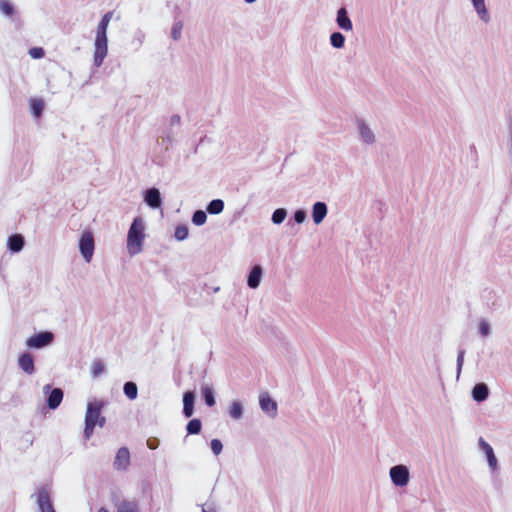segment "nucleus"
Returning <instances> with one entry per match:
<instances>
[{
  "label": "nucleus",
  "instance_id": "f257e3e1",
  "mask_svg": "<svg viewBox=\"0 0 512 512\" xmlns=\"http://www.w3.org/2000/svg\"><path fill=\"white\" fill-rule=\"evenodd\" d=\"M111 18L112 12L104 14L97 27L94 50V64L97 67L102 65L108 52L106 32Z\"/></svg>",
  "mask_w": 512,
  "mask_h": 512
},
{
  "label": "nucleus",
  "instance_id": "f03ea898",
  "mask_svg": "<svg viewBox=\"0 0 512 512\" xmlns=\"http://www.w3.org/2000/svg\"><path fill=\"white\" fill-rule=\"evenodd\" d=\"M102 407L103 404L99 401L88 403L85 415V439H89L92 436L96 425L99 427L104 426L106 420L105 417L101 416Z\"/></svg>",
  "mask_w": 512,
  "mask_h": 512
},
{
  "label": "nucleus",
  "instance_id": "7ed1b4c3",
  "mask_svg": "<svg viewBox=\"0 0 512 512\" xmlns=\"http://www.w3.org/2000/svg\"><path fill=\"white\" fill-rule=\"evenodd\" d=\"M144 226L140 218H135L127 237V249L131 255H135L141 251L144 240Z\"/></svg>",
  "mask_w": 512,
  "mask_h": 512
},
{
  "label": "nucleus",
  "instance_id": "20e7f679",
  "mask_svg": "<svg viewBox=\"0 0 512 512\" xmlns=\"http://www.w3.org/2000/svg\"><path fill=\"white\" fill-rule=\"evenodd\" d=\"M79 249L83 258L89 263L95 249L94 238L90 231H86L81 235L79 240Z\"/></svg>",
  "mask_w": 512,
  "mask_h": 512
},
{
  "label": "nucleus",
  "instance_id": "39448f33",
  "mask_svg": "<svg viewBox=\"0 0 512 512\" xmlns=\"http://www.w3.org/2000/svg\"><path fill=\"white\" fill-rule=\"evenodd\" d=\"M54 339V335L51 332L45 331L40 332L32 337L28 338L26 341V345L30 348H43L52 343Z\"/></svg>",
  "mask_w": 512,
  "mask_h": 512
},
{
  "label": "nucleus",
  "instance_id": "423d86ee",
  "mask_svg": "<svg viewBox=\"0 0 512 512\" xmlns=\"http://www.w3.org/2000/svg\"><path fill=\"white\" fill-rule=\"evenodd\" d=\"M392 482L397 486H405L409 481L408 469L403 465H397L390 469Z\"/></svg>",
  "mask_w": 512,
  "mask_h": 512
},
{
  "label": "nucleus",
  "instance_id": "0eeeda50",
  "mask_svg": "<svg viewBox=\"0 0 512 512\" xmlns=\"http://www.w3.org/2000/svg\"><path fill=\"white\" fill-rule=\"evenodd\" d=\"M37 504L41 512H56L51 503L49 491L46 488L38 489Z\"/></svg>",
  "mask_w": 512,
  "mask_h": 512
},
{
  "label": "nucleus",
  "instance_id": "6e6552de",
  "mask_svg": "<svg viewBox=\"0 0 512 512\" xmlns=\"http://www.w3.org/2000/svg\"><path fill=\"white\" fill-rule=\"evenodd\" d=\"M130 465V452L128 448L121 447L115 456L114 459V467L116 470L124 471L126 470Z\"/></svg>",
  "mask_w": 512,
  "mask_h": 512
},
{
  "label": "nucleus",
  "instance_id": "1a4fd4ad",
  "mask_svg": "<svg viewBox=\"0 0 512 512\" xmlns=\"http://www.w3.org/2000/svg\"><path fill=\"white\" fill-rule=\"evenodd\" d=\"M259 404L261 409L271 416H275L277 413V403L272 400L268 393H261L259 396Z\"/></svg>",
  "mask_w": 512,
  "mask_h": 512
},
{
  "label": "nucleus",
  "instance_id": "9d476101",
  "mask_svg": "<svg viewBox=\"0 0 512 512\" xmlns=\"http://www.w3.org/2000/svg\"><path fill=\"white\" fill-rule=\"evenodd\" d=\"M20 368L27 374H32L35 371L34 359L30 353H23L18 359Z\"/></svg>",
  "mask_w": 512,
  "mask_h": 512
},
{
  "label": "nucleus",
  "instance_id": "9b49d317",
  "mask_svg": "<svg viewBox=\"0 0 512 512\" xmlns=\"http://www.w3.org/2000/svg\"><path fill=\"white\" fill-rule=\"evenodd\" d=\"M195 395L192 391H187L183 395V414L189 418L194 412Z\"/></svg>",
  "mask_w": 512,
  "mask_h": 512
},
{
  "label": "nucleus",
  "instance_id": "f8f14e48",
  "mask_svg": "<svg viewBox=\"0 0 512 512\" xmlns=\"http://www.w3.org/2000/svg\"><path fill=\"white\" fill-rule=\"evenodd\" d=\"M327 214V206L323 202H316L313 206L312 217L315 224H320Z\"/></svg>",
  "mask_w": 512,
  "mask_h": 512
},
{
  "label": "nucleus",
  "instance_id": "ddd939ff",
  "mask_svg": "<svg viewBox=\"0 0 512 512\" xmlns=\"http://www.w3.org/2000/svg\"><path fill=\"white\" fill-rule=\"evenodd\" d=\"M146 203L152 208H158L161 205L160 192L156 188H150L145 195Z\"/></svg>",
  "mask_w": 512,
  "mask_h": 512
},
{
  "label": "nucleus",
  "instance_id": "4468645a",
  "mask_svg": "<svg viewBox=\"0 0 512 512\" xmlns=\"http://www.w3.org/2000/svg\"><path fill=\"white\" fill-rule=\"evenodd\" d=\"M337 23H338L339 27L342 28L343 30H346V31L352 30V27H353L352 22L349 19L345 8H341L338 10Z\"/></svg>",
  "mask_w": 512,
  "mask_h": 512
},
{
  "label": "nucleus",
  "instance_id": "2eb2a0df",
  "mask_svg": "<svg viewBox=\"0 0 512 512\" xmlns=\"http://www.w3.org/2000/svg\"><path fill=\"white\" fill-rule=\"evenodd\" d=\"M488 394V387L484 383L476 384L472 390L473 399L478 402L484 401L488 397Z\"/></svg>",
  "mask_w": 512,
  "mask_h": 512
},
{
  "label": "nucleus",
  "instance_id": "dca6fc26",
  "mask_svg": "<svg viewBox=\"0 0 512 512\" xmlns=\"http://www.w3.org/2000/svg\"><path fill=\"white\" fill-rule=\"evenodd\" d=\"M63 399V392L60 388H55L51 391L47 403L49 408L56 409Z\"/></svg>",
  "mask_w": 512,
  "mask_h": 512
},
{
  "label": "nucleus",
  "instance_id": "f3484780",
  "mask_svg": "<svg viewBox=\"0 0 512 512\" xmlns=\"http://www.w3.org/2000/svg\"><path fill=\"white\" fill-rule=\"evenodd\" d=\"M479 444H480L482 450L484 451V453L487 456V460H488L489 465L493 469H495L496 466H497V459H496V457L494 455L492 447L487 442H485L482 438L480 439Z\"/></svg>",
  "mask_w": 512,
  "mask_h": 512
},
{
  "label": "nucleus",
  "instance_id": "a211bd4d",
  "mask_svg": "<svg viewBox=\"0 0 512 512\" xmlns=\"http://www.w3.org/2000/svg\"><path fill=\"white\" fill-rule=\"evenodd\" d=\"M262 274V269L260 266L256 265L252 268L249 276H248V286L250 288H257L260 283V278Z\"/></svg>",
  "mask_w": 512,
  "mask_h": 512
},
{
  "label": "nucleus",
  "instance_id": "6ab92c4d",
  "mask_svg": "<svg viewBox=\"0 0 512 512\" xmlns=\"http://www.w3.org/2000/svg\"><path fill=\"white\" fill-rule=\"evenodd\" d=\"M9 249L13 252H19L24 246V238L20 234H14L8 240Z\"/></svg>",
  "mask_w": 512,
  "mask_h": 512
},
{
  "label": "nucleus",
  "instance_id": "aec40b11",
  "mask_svg": "<svg viewBox=\"0 0 512 512\" xmlns=\"http://www.w3.org/2000/svg\"><path fill=\"white\" fill-rule=\"evenodd\" d=\"M31 113L34 117L39 118L44 109V101L40 98H31L29 100Z\"/></svg>",
  "mask_w": 512,
  "mask_h": 512
},
{
  "label": "nucleus",
  "instance_id": "412c9836",
  "mask_svg": "<svg viewBox=\"0 0 512 512\" xmlns=\"http://www.w3.org/2000/svg\"><path fill=\"white\" fill-rule=\"evenodd\" d=\"M117 512H138V505L134 501H122L117 505Z\"/></svg>",
  "mask_w": 512,
  "mask_h": 512
},
{
  "label": "nucleus",
  "instance_id": "4be33fe9",
  "mask_svg": "<svg viewBox=\"0 0 512 512\" xmlns=\"http://www.w3.org/2000/svg\"><path fill=\"white\" fill-rule=\"evenodd\" d=\"M224 209V202L221 199L212 200L207 206V212L210 214H219Z\"/></svg>",
  "mask_w": 512,
  "mask_h": 512
},
{
  "label": "nucleus",
  "instance_id": "5701e85b",
  "mask_svg": "<svg viewBox=\"0 0 512 512\" xmlns=\"http://www.w3.org/2000/svg\"><path fill=\"white\" fill-rule=\"evenodd\" d=\"M124 393L130 399L134 400L137 397L138 389L137 385L134 382H126L124 384Z\"/></svg>",
  "mask_w": 512,
  "mask_h": 512
},
{
  "label": "nucleus",
  "instance_id": "b1692460",
  "mask_svg": "<svg viewBox=\"0 0 512 512\" xmlns=\"http://www.w3.org/2000/svg\"><path fill=\"white\" fill-rule=\"evenodd\" d=\"M472 2L480 18L486 21L488 19V12L484 0H472Z\"/></svg>",
  "mask_w": 512,
  "mask_h": 512
},
{
  "label": "nucleus",
  "instance_id": "393cba45",
  "mask_svg": "<svg viewBox=\"0 0 512 512\" xmlns=\"http://www.w3.org/2000/svg\"><path fill=\"white\" fill-rule=\"evenodd\" d=\"M201 427V421L195 418L188 422L186 429L188 434H198L201 431Z\"/></svg>",
  "mask_w": 512,
  "mask_h": 512
},
{
  "label": "nucleus",
  "instance_id": "a878e982",
  "mask_svg": "<svg viewBox=\"0 0 512 512\" xmlns=\"http://www.w3.org/2000/svg\"><path fill=\"white\" fill-rule=\"evenodd\" d=\"M202 394H203L205 403L209 407H212V406L215 405V398H214V395H213V391H212V389L210 387H208V386L203 387L202 388Z\"/></svg>",
  "mask_w": 512,
  "mask_h": 512
},
{
  "label": "nucleus",
  "instance_id": "bb28decb",
  "mask_svg": "<svg viewBox=\"0 0 512 512\" xmlns=\"http://www.w3.org/2000/svg\"><path fill=\"white\" fill-rule=\"evenodd\" d=\"M360 134L365 142L371 143L374 141V135L372 131L363 123L360 124Z\"/></svg>",
  "mask_w": 512,
  "mask_h": 512
},
{
  "label": "nucleus",
  "instance_id": "cd10ccee",
  "mask_svg": "<svg viewBox=\"0 0 512 512\" xmlns=\"http://www.w3.org/2000/svg\"><path fill=\"white\" fill-rule=\"evenodd\" d=\"M330 41L333 47L341 48L344 45L345 38L341 33L334 32L330 37Z\"/></svg>",
  "mask_w": 512,
  "mask_h": 512
},
{
  "label": "nucleus",
  "instance_id": "c85d7f7f",
  "mask_svg": "<svg viewBox=\"0 0 512 512\" xmlns=\"http://www.w3.org/2000/svg\"><path fill=\"white\" fill-rule=\"evenodd\" d=\"M207 220V215L203 210H197L192 217V222L197 225H203Z\"/></svg>",
  "mask_w": 512,
  "mask_h": 512
},
{
  "label": "nucleus",
  "instance_id": "c756f323",
  "mask_svg": "<svg viewBox=\"0 0 512 512\" xmlns=\"http://www.w3.org/2000/svg\"><path fill=\"white\" fill-rule=\"evenodd\" d=\"M286 210L283 209V208H279V209H276L272 215V221L275 223V224H280L284 221V219L286 218Z\"/></svg>",
  "mask_w": 512,
  "mask_h": 512
},
{
  "label": "nucleus",
  "instance_id": "7c9ffc66",
  "mask_svg": "<svg viewBox=\"0 0 512 512\" xmlns=\"http://www.w3.org/2000/svg\"><path fill=\"white\" fill-rule=\"evenodd\" d=\"M188 228L185 225H179L175 229V238L179 241H182L188 237Z\"/></svg>",
  "mask_w": 512,
  "mask_h": 512
},
{
  "label": "nucleus",
  "instance_id": "2f4dec72",
  "mask_svg": "<svg viewBox=\"0 0 512 512\" xmlns=\"http://www.w3.org/2000/svg\"><path fill=\"white\" fill-rule=\"evenodd\" d=\"M230 416L234 419H238L242 416V406L239 402H233L230 406Z\"/></svg>",
  "mask_w": 512,
  "mask_h": 512
},
{
  "label": "nucleus",
  "instance_id": "473e14b6",
  "mask_svg": "<svg viewBox=\"0 0 512 512\" xmlns=\"http://www.w3.org/2000/svg\"><path fill=\"white\" fill-rule=\"evenodd\" d=\"M182 29H183V23L181 21L174 23V25L172 27V31H171V36L174 40L180 39Z\"/></svg>",
  "mask_w": 512,
  "mask_h": 512
},
{
  "label": "nucleus",
  "instance_id": "72a5a7b5",
  "mask_svg": "<svg viewBox=\"0 0 512 512\" xmlns=\"http://www.w3.org/2000/svg\"><path fill=\"white\" fill-rule=\"evenodd\" d=\"M0 10L7 16H11L14 12L12 5L6 0L0 2Z\"/></svg>",
  "mask_w": 512,
  "mask_h": 512
},
{
  "label": "nucleus",
  "instance_id": "f704fd0d",
  "mask_svg": "<svg viewBox=\"0 0 512 512\" xmlns=\"http://www.w3.org/2000/svg\"><path fill=\"white\" fill-rule=\"evenodd\" d=\"M44 50L41 47H34L29 50V55L34 59H40L44 57Z\"/></svg>",
  "mask_w": 512,
  "mask_h": 512
},
{
  "label": "nucleus",
  "instance_id": "c9c22d12",
  "mask_svg": "<svg viewBox=\"0 0 512 512\" xmlns=\"http://www.w3.org/2000/svg\"><path fill=\"white\" fill-rule=\"evenodd\" d=\"M211 449L215 455H219L223 449L221 441L219 439H213L211 441Z\"/></svg>",
  "mask_w": 512,
  "mask_h": 512
},
{
  "label": "nucleus",
  "instance_id": "e433bc0d",
  "mask_svg": "<svg viewBox=\"0 0 512 512\" xmlns=\"http://www.w3.org/2000/svg\"><path fill=\"white\" fill-rule=\"evenodd\" d=\"M103 371H104V365L102 364V362L97 361V362L93 363L92 374L94 377L99 376Z\"/></svg>",
  "mask_w": 512,
  "mask_h": 512
},
{
  "label": "nucleus",
  "instance_id": "4c0bfd02",
  "mask_svg": "<svg viewBox=\"0 0 512 512\" xmlns=\"http://www.w3.org/2000/svg\"><path fill=\"white\" fill-rule=\"evenodd\" d=\"M479 332L482 336H487L489 334V325L485 321H481L479 324Z\"/></svg>",
  "mask_w": 512,
  "mask_h": 512
},
{
  "label": "nucleus",
  "instance_id": "58836bf2",
  "mask_svg": "<svg viewBox=\"0 0 512 512\" xmlns=\"http://www.w3.org/2000/svg\"><path fill=\"white\" fill-rule=\"evenodd\" d=\"M306 218V213L303 210H297L294 214V219L297 223H302Z\"/></svg>",
  "mask_w": 512,
  "mask_h": 512
},
{
  "label": "nucleus",
  "instance_id": "ea45409f",
  "mask_svg": "<svg viewBox=\"0 0 512 512\" xmlns=\"http://www.w3.org/2000/svg\"><path fill=\"white\" fill-rule=\"evenodd\" d=\"M147 446L150 448V449H156L157 447V441L154 439V440H148L147 441Z\"/></svg>",
  "mask_w": 512,
  "mask_h": 512
},
{
  "label": "nucleus",
  "instance_id": "a19ab883",
  "mask_svg": "<svg viewBox=\"0 0 512 512\" xmlns=\"http://www.w3.org/2000/svg\"><path fill=\"white\" fill-rule=\"evenodd\" d=\"M202 512H215V509L213 507L203 508Z\"/></svg>",
  "mask_w": 512,
  "mask_h": 512
},
{
  "label": "nucleus",
  "instance_id": "79ce46f5",
  "mask_svg": "<svg viewBox=\"0 0 512 512\" xmlns=\"http://www.w3.org/2000/svg\"><path fill=\"white\" fill-rule=\"evenodd\" d=\"M462 359H463V356H462V354H461V355L458 357V363H459V365L461 364Z\"/></svg>",
  "mask_w": 512,
  "mask_h": 512
},
{
  "label": "nucleus",
  "instance_id": "37998d69",
  "mask_svg": "<svg viewBox=\"0 0 512 512\" xmlns=\"http://www.w3.org/2000/svg\"><path fill=\"white\" fill-rule=\"evenodd\" d=\"M98 512H109V511H108L107 509H105V508H100V509L98 510Z\"/></svg>",
  "mask_w": 512,
  "mask_h": 512
},
{
  "label": "nucleus",
  "instance_id": "c03bdc74",
  "mask_svg": "<svg viewBox=\"0 0 512 512\" xmlns=\"http://www.w3.org/2000/svg\"><path fill=\"white\" fill-rule=\"evenodd\" d=\"M247 3H253L255 2L256 0H245Z\"/></svg>",
  "mask_w": 512,
  "mask_h": 512
}]
</instances>
